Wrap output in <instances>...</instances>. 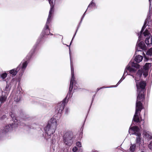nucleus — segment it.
<instances>
[{
	"instance_id": "28",
	"label": "nucleus",
	"mask_w": 152,
	"mask_h": 152,
	"mask_svg": "<svg viewBox=\"0 0 152 152\" xmlns=\"http://www.w3.org/2000/svg\"><path fill=\"white\" fill-rule=\"evenodd\" d=\"M77 150L78 149L77 148L76 146H75L72 149V151L73 152H76Z\"/></svg>"
},
{
	"instance_id": "25",
	"label": "nucleus",
	"mask_w": 152,
	"mask_h": 152,
	"mask_svg": "<svg viewBox=\"0 0 152 152\" xmlns=\"http://www.w3.org/2000/svg\"><path fill=\"white\" fill-rule=\"evenodd\" d=\"M95 6V3H93L92 1L89 5L88 7H94Z\"/></svg>"
},
{
	"instance_id": "19",
	"label": "nucleus",
	"mask_w": 152,
	"mask_h": 152,
	"mask_svg": "<svg viewBox=\"0 0 152 152\" xmlns=\"http://www.w3.org/2000/svg\"><path fill=\"white\" fill-rule=\"evenodd\" d=\"M7 98L5 96H1L0 97V102L1 104L3 103L6 101Z\"/></svg>"
},
{
	"instance_id": "23",
	"label": "nucleus",
	"mask_w": 152,
	"mask_h": 152,
	"mask_svg": "<svg viewBox=\"0 0 152 152\" xmlns=\"http://www.w3.org/2000/svg\"><path fill=\"white\" fill-rule=\"evenodd\" d=\"M146 54L149 56H151L152 55V48L149 49L147 52Z\"/></svg>"
},
{
	"instance_id": "32",
	"label": "nucleus",
	"mask_w": 152,
	"mask_h": 152,
	"mask_svg": "<svg viewBox=\"0 0 152 152\" xmlns=\"http://www.w3.org/2000/svg\"><path fill=\"white\" fill-rule=\"evenodd\" d=\"M60 106V104H58V106Z\"/></svg>"
},
{
	"instance_id": "35",
	"label": "nucleus",
	"mask_w": 152,
	"mask_h": 152,
	"mask_svg": "<svg viewBox=\"0 0 152 152\" xmlns=\"http://www.w3.org/2000/svg\"><path fill=\"white\" fill-rule=\"evenodd\" d=\"M74 37L72 38V39H73L74 38Z\"/></svg>"
},
{
	"instance_id": "29",
	"label": "nucleus",
	"mask_w": 152,
	"mask_h": 152,
	"mask_svg": "<svg viewBox=\"0 0 152 152\" xmlns=\"http://www.w3.org/2000/svg\"><path fill=\"white\" fill-rule=\"evenodd\" d=\"M14 124H15L16 125H18V120H17L15 119L14 120Z\"/></svg>"
},
{
	"instance_id": "12",
	"label": "nucleus",
	"mask_w": 152,
	"mask_h": 152,
	"mask_svg": "<svg viewBox=\"0 0 152 152\" xmlns=\"http://www.w3.org/2000/svg\"><path fill=\"white\" fill-rule=\"evenodd\" d=\"M143 134L144 136L146 137V138L148 139H152V136L150 134V133L149 132H147L146 131L144 130Z\"/></svg>"
},
{
	"instance_id": "14",
	"label": "nucleus",
	"mask_w": 152,
	"mask_h": 152,
	"mask_svg": "<svg viewBox=\"0 0 152 152\" xmlns=\"http://www.w3.org/2000/svg\"><path fill=\"white\" fill-rule=\"evenodd\" d=\"M147 19H146L145 22L142 28V29L141 30V31L140 32V34H138V35L139 36V39H140L141 35H142V32L144 30V29L146 27V26L147 25Z\"/></svg>"
},
{
	"instance_id": "33",
	"label": "nucleus",
	"mask_w": 152,
	"mask_h": 152,
	"mask_svg": "<svg viewBox=\"0 0 152 152\" xmlns=\"http://www.w3.org/2000/svg\"><path fill=\"white\" fill-rule=\"evenodd\" d=\"M46 34H47H47L48 35V33H47H47H46Z\"/></svg>"
},
{
	"instance_id": "37",
	"label": "nucleus",
	"mask_w": 152,
	"mask_h": 152,
	"mask_svg": "<svg viewBox=\"0 0 152 152\" xmlns=\"http://www.w3.org/2000/svg\"><path fill=\"white\" fill-rule=\"evenodd\" d=\"M140 127H141V126L140 125Z\"/></svg>"
},
{
	"instance_id": "24",
	"label": "nucleus",
	"mask_w": 152,
	"mask_h": 152,
	"mask_svg": "<svg viewBox=\"0 0 152 152\" xmlns=\"http://www.w3.org/2000/svg\"><path fill=\"white\" fill-rule=\"evenodd\" d=\"M7 74L6 73L2 74L1 76V77L3 79H5L7 76Z\"/></svg>"
},
{
	"instance_id": "4",
	"label": "nucleus",
	"mask_w": 152,
	"mask_h": 152,
	"mask_svg": "<svg viewBox=\"0 0 152 152\" xmlns=\"http://www.w3.org/2000/svg\"><path fill=\"white\" fill-rule=\"evenodd\" d=\"M72 42V41L70 42V45H70ZM67 46H68L69 47V54L70 56V46H68V45H67ZM70 58H71V57H70ZM70 61H71V59H70ZM71 74H72V78L71 80V81H70V83L69 86V91H72V87H73V85L74 83V82L75 81L74 80L75 79V77L74 76V68L72 66V65H71Z\"/></svg>"
},
{
	"instance_id": "13",
	"label": "nucleus",
	"mask_w": 152,
	"mask_h": 152,
	"mask_svg": "<svg viewBox=\"0 0 152 152\" xmlns=\"http://www.w3.org/2000/svg\"><path fill=\"white\" fill-rule=\"evenodd\" d=\"M143 59V57L140 55L136 56L134 58V61L137 63L140 62Z\"/></svg>"
},
{
	"instance_id": "11",
	"label": "nucleus",
	"mask_w": 152,
	"mask_h": 152,
	"mask_svg": "<svg viewBox=\"0 0 152 152\" xmlns=\"http://www.w3.org/2000/svg\"><path fill=\"white\" fill-rule=\"evenodd\" d=\"M56 130V129L50 128L49 125H47L45 128L46 133L49 136H50L51 134H53L55 132Z\"/></svg>"
},
{
	"instance_id": "34",
	"label": "nucleus",
	"mask_w": 152,
	"mask_h": 152,
	"mask_svg": "<svg viewBox=\"0 0 152 152\" xmlns=\"http://www.w3.org/2000/svg\"><path fill=\"white\" fill-rule=\"evenodd\" d=\"M141 152H144L143 151H141Z\"/></svg>"
},
{
	"instance_id": "26",
	"label": "nucleus",
	"mask_w": 152,
	"mask_h": 152,
	"mask_svg": "<svg viewBox=\"0 0 152 152\" xmlns=\"http://www.w3.org/2000/svg\"><path fill=\"white\" fill-rule=\"evenodd\" d=\"M76 145L78 147H81V143L80 142H78L76 143Z\"/></svg>"
},
{
	"instance_id": "30",
	"label": "nucleus",
	"mask_w": 152,
	"mask_h": 152,
	"mask_svg": "<svg viewBox=\"0 0 152 152\" xmlns=\"http://www.w3.org/2000/svg\"><path fill=\"white\" fill-rule=\"evenodd\" d=\"M10 116L13 118V119H14L13 118L14 117V115L13 114H12L10 115Z\"/></svg>"
},
{
	"instance_id": "2",
	"label": "nucleus",
	"mask_w": 152,
	"mask_h": 152,
	"mask_svg": "<svg viewBox=\"0 0 152 152\" xmlns=\"http://www.w3.org/2000/svg\"><path fill=\"white\" fill-rule=\"evenodd\" d=\"M140 66L137 63L134 62H130L129 65H127L125 70L124 75L122 78L119 80L118 84L120 83L122 80L125 78L124 75H126L127 74V71H129L131 73L134 72L136 71V69L139 68Z\"/></svg>"
},
{
	"instance_id": "10",
	"label": "nucleus",
	"mask_w": 152,
	"mask_h": 152,
	"mask_svg": "<svg viewBox=\"0 0 152 152\" xmlns=\"http://www.w3.org/2000/svg\"><path fill=\"white\" fill-rule=\"evenodd\" d=\"M48 1L49 2V3L51 7H50V10L49 11V14L48 15V18L47 19L46 25L45 27V29L46 30H47V29H48V24L50 22V18L51 17V14L53 12V10H52L53 8V7H52V6H51V4L50 3V0H48Z\"/></svg>"
},
{
	"instance_id": "9",
	"label": "nucleus",
	"mask_w": 152,
	"mask_h": 152,
	"mask_svg": "<svg viewBox=\"0 0 152 152\" xmlns=\"http://www.w3.org/2000/svg\"><path fill=\"white\" fill-rule=\"evenodd\" d=\"M47 125H49L50 128L56 130L58 125L56 120L54 118H51Z\"/></svg>"
},
{
	"instance_id": "16",
	"label": "nucleus",
	"mask_w": 152,
	"mask_h": 152,
	"mask_svg": "<svg viewBox=\"0 0 152 152\" xmlns=\"http://www.w3.org/2000/svg\"><path fill=\"white\" fill-rule=\"evenodd\" d=\"M66 99V98H65L64 100L63 101L62 103L61 104V107L60 109L59 110V112H61L64 109V106H65L66 103L65 101Z\"/></svg>"
},
{
	"instance_id": "21",
	"label": "nucleus",
	"mask_w": 152,
	"mask_h": 152,
	"mask_svg": "<svg viewBox=\"0 0 152 152\" xmlns=\"http://www.w3.org/2000/svg\"><path fill=\"white\" fill-rule=\"evenodd\" d=\"M143 69L142 70H139L137 73V76L140 77L142 76V74L143 73Z\"/></svg>"
},
{
	"instance_id": "18",
	"label": "nucleus",
	"mask_w": 152,
	"mask_h": 152,
	"mask_svg": "<svg viewBox=\"0 0 152 152\" xmlns=\"http://www.w3.org/2000/svg\"><path fill=\"white\" fill-rule=\"evenodd\" d=\"M27 64V61H25L22 64L21 68V70L23 72L25 68L26 67Z\"/></svg>"
},
{
	"instance_id": "3",
	"label": "nucleus",
	"mask_w": 152,
	"mask_h": 152,
	"mask_svg": "<svg viewBox=\"0 0 152 152\" xmlns=\"http://www.w3.org/2000/svg\"><path fill=\"white\" fill-rule=\"evenodd\" d=\"M73 135L71 132H66L63 136V140L64 143L66 145L70 146L72 143V139Z\"/></svg>"
},
{
	"instance_id": "38",
	"label": "nucleus",
	"mask_w": 152,
	"mask_h": 152,
	"mask_svg": "<svg viewBox=\"0 0 152 152\" xmlns=\"http://www.w3.org/2000/svg\"><path fill=\"white\" fill-rule=\"evenodd\" d=\"M149 1H150V0H149Z\"/></svg>"
},
{
	"instance_id": "8",
	"label": "nucleus",
	"mask_w": 152,
	"mask_h": 152,
	"mask_svg": "<svg viewBox=\"0 0 152 152\" xmlns=\"http://www.w3.org/2000/svg\"><path fill=\"white\" fill-rule=\"evenodd\" d=\"M152 64L151 63H146L144 66L143 72V75L146 77L148 74V70L151 67Z\"/></svg>"
},
{
	"instance_id": "1",
	"label": "nucleus",
	"mask_w": 152,
	"mask_h": 152,
	"mask_svg": "<svg viewBox=\"0 0 152 152\" xmlns=\"http://www.w3.org/2000/svg\"><path fill=\"white\" fill-rule=\"evenodd\" d=\"M136 83V86L137 88V97L136 102V111L134 116L133 121L137 123L140 122L144 123L143 121H140L139 117V112H140L142 109V104L141 102L143 101L144 99L145 94L144 92L145 91V87L146 83L145 81H141L139 82L137 80L136 78H135Z\"/></svg>"
},
{
	"instance_id": "15",
	"label": "nucleus",
	"mask_w": 152,
	"mask_h": 152,
	"mask_svg": "<svg viewBox=\"0 0 152 152\" xmlns=\"http://www.w3.org/2000/svg\"><path fill=\"white\" fill-rule=\"evenodd\" d=\"M20 68V66H18L17 68L16 69H13L10 71V73L14 76L17 73L18 70Z\"/></svg>"
},
{
	"instance_id": "7",
	"label": "nucleus",
	"mask_w": 152,
	"mask_h": 152,
	"mask_svg": "<svg viewBox=\"0 0 152 152\" xmlns=\"http://www.w3.org/2000/svg\"><path fill=\"white\" fill-rule=\"evenodd\" d=\"M141 37L142 36L141 35L140 39H138V42L140 40V39L141 38ZM136 51H142V50H145L146 48V47L143 42H140L138 44V42H137L136 47Z\"/></svg>"
},
{
	"instance_id": "31",
	"label": "nucleus",
	"mask_w": 152,
	"mask_h": 152,
	"mask_svg": "<svg viewBox=\"0 0 152 152\" xmlns=\"http://www.w3.org/2000/svg\"><path fill=\"white\" fill-rule=\"evenodd\" d=\"M50 3L51 4V6H52V7H53V6L52 5H53V3L52 2L51 0H50Z\"/></svg>"
},
{
	"instance_id": "17",
	"label": "nucleus",
	"mask_w": 152,
	"mask_h": 152,
	"mask_svg": "<svg viewBox=\"0 0 152 152\" xmlns=\"http://www.w3.org/2000/svg\"><path fill=\"white\" fill-rule=\"evenodd\" d=\"M136 136H137L136 138V143L139 144H140L141 140V134H139V135H137Z\"/></svg>"
},
{
	"instance_id": "6",
	"label": "nucleus",
	"mask_w": 152,
	"mask_h": 152,
	"mask_svg": "<svg viewBox=\"0 0 152 152\" xmlns=\"http://www.w3.org/2000/svg\"><path fill=\"white\" fill-rule=\"evenodd\" d=\"M129 134L136 135L141 134L139 132V129L138 127L136 126L130 127L129 129Z\"/></svg>"
},
{
	"instance_id": "5",
	"label": "nucleus",
	"mask_w": 152,
	"mask_h": 152,
	"mask_svg": "<svg viewBox=\"0 0 152 152\" xmlns=\"http://www.w3.org/2000/svg\"><path fill=\"white\" fill-rule=\"evenodd\" d=\"M143 34L145 37L147 36L145 40V43L148 45H150L152 43V37L150 36L149 31L147 29L143 33Z\"/></svg>"
},
{
	"instance_id": "20",
	"label": "nucleus",
	"mask_w": 152,
	"mask_h": 152,
	"mask_svg": "<svg viewBox=\"0 0 152 152\" xmlns=\"http://www.w3.org/2000/svg\"><path fill=\"white\" fill-rule=\"evenodd\" d=\"M135 147L136 145L135 144L132 145L131 144V145L130 146L129 149L130 151L131 152H134L135 150Z\"/></svg>"
},
{
	"instance_id": "36",
	"label": "nucleus",
	"mask_w": 152,
	"mask_h": 152,
	"mask_svg": "<svg viewBox=\"0 0 152 152\" xmlns=\"http://www.w3.org/2000/svg\"><path fill=\"white\" fill-rule=\"evenodd\" d=\"M98 89V90H99V89Z\"/></svg>"
},
{
	"instance_id": "22",
	"label": "nucleus",
	"mask_w": 152,
	"mask_h": 152,
	"mask_svg": "<svg viewBox=\"0 0 152 152\" xmlns=\"http://www.w3.org/2000/svg\"><path fill=\"white\" fill-rule=\"evenodd\" d=\"M10 129V127L9 125L6 126L4 129V132H9Z\"/></svg>"
},
{
	"instance_id": "27",
	"label": "nucleus",
	"mask_w": 152,
	"mask_h": 152,
	"mask_svg": "<svg viewBox=\"0 0 152 152\" xmlns=\"http://www.w3.org/2000/svg\"><path fill=\"white\" fill-rule=\"evenodd\" d=\"M148 147L150 149L152 150V141L148 145Z\"/></svg>"
}]
</instances>
